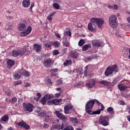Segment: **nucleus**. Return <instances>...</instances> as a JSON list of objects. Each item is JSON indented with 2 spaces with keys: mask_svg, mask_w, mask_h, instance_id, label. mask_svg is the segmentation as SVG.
<instances>
[{
  "mask_svg": "<svg viewBox=\"0 0 130 130\" xmlns=\"http://www.w3.org/2000/svg\"><path fill=\"white\" fill-rule=\"evenodd\" d=\"M33 7H34V3H31L30 7H29V10H32V9H33Z\"/></svg>",
  "mask_w": 130,
  "mask_h": 130,
  "instance_id": "nucleus-61",
  "label": "nucleus"
},
{
  "mask_svg": "<svg viewBox=\"0 0 130 130\" xmlns=\"http://www.w3.org/2000/svg\"><path fill=\"white\" fill-rule=\"evenodd\" d=\"M19 55H21V56H23L24 54H25V51L23 50H19L18 51Z\"/></svg>",
  "mask_w": 130,
  "mask_h": 130,
  "instance_id": "nucleus-44",
  "label": "nucleus"
},
{
  "mask_svg": "<svg viewBox=\"0 0 130 130\" xmlns=\"http://www.w3.org/2000/svg\"><path fill=\"white\" fill-rule=\"evenodd\" d=\"M126 110H130V106H126Z\"/></svg>",
  "mask_w": 130,
  "mask_h": 130,
  "instance_id": "nucleus-64",
  "label": "nucleus"
},
{
  "mask_svg": "<svg viewBox=\"0 0 130 130\" xmlns=\"http://www.w3.org/2000/svg\"><path fill=\"white\" fill-rule=\"evenodd\" d=\"M37 95L38 96V97H39V99H40L42 96V94H41V93L38 92L37 93Z\"/></svg>",
  "mask_w": 130,
  "mask_h": 130,
  "instance_id": "nucleus-56",
  "label": "nucleus"
},
{
  "mask_svg": "<svg viewBox=\"0 0 130 130\" xmlns=\"http://www.w3.org/2000/svg\"><path fill=\"white\" fill-rule=\"evenodd\" d=\"M40 102L42 103V104H43V105H45V104H46V99L45 96L43 97L41 99Z\"/></svg>",
  "mask_w": 130,
  "mask_h": 130,
  "instance_id": "nucleus-34",
  "label": "nucleus"
},
{
  "mask_svg": "<svg viewBox=\"0 0 130 130\" xmlns=\"http://www.w3.org/2000/svg\"><path fill=\"white\" fill-rule=\"evenodd\" d=\"M16 126H20V127H22L24 128V129H29L30 125H28L26 122L24 121V120L21 121V122L16 123Z\"/></svg>",
  "mask_w": 130,
  "mask_h": 130,
  "instance_id": "nucleus-7",
  "label": "nucleus"
},
{
  "mask_svg": "<svg viewBox=\"0 0 130 130\" xmlns=\"http://www.w3.org/2000/svg\"><path fill=\"white\" fill-rule=\"evenodd\" d=\"M96 85V80L93 78H90L86 83V85L88 88H93Z\"/></svg>",
  "mask_w": 130,
  "mask_h": 130,
  "instance_id": "nucleus-8",
  "label": "nucleus"
},
{
  "mask_svg": "<svg viewBox=\"0 0 130 130\" xmlns=\"http://www.w3.org/2000/svg\"><path fill=\"white\" fill-rule=\"evenodd\" d=\"M63 46L65 47H69L70 46V42L68 40L67 38H64L62 41Z\"/></svg>",
  "mask_w": 130,
  "mask_h": 130,
  "instance_id": "nucleus-24",
  "label": "nucleus"
},
{
  "mask_svg": "<svg viewBox=\"0 0 130 130\" xmlns=\"http://www.w3.org/2000/svg\"><path fill=\"white\" fill-rule=\"evenodd\" d=\"M7 96H11V94H12V91L11 90H8L7 92Z\"/></svg>",
  "mask_w": 130,
  "mask_h": 130,
  "instance_id": "nucleus-54",
  "label": "nucleus"
},
{
  "mask_svg": "<svg viewBox=\"0 0 130 130\" xmlns=\"http://www.w3.org/2000/svg\"><path fill=\"white\" fill-rule=\"evenodd\" d=\"M54 14H55V12L51 13L50 15H49V16H47V20H48L49 22H51L52 21V18H51V17H52V16L54 15Z\"/></svg>",
  "mask_w": 130,
  "mask_h": 130,
  "instance_id": "nucleus-35",
  "label": "nucleus"
},
{
  "mask_svg": "<svg viewBox=\"0 0 130 130\" xmlns=\"http://www.w3.org/2000/svg\"><path fill=\"white\" fill-rule=\"evenodd\" d=\"M77 72H83V68L79 67V68L77 69Z\"/></svg>",
  "mask_w": 130,
  "mask_h": 130,
  "instance_id": "nucleus-60",
  "label": "nucleus"
},
{
  "mask_svg": "<svg viewBox=\"0 0 130 130\" xmlns=\"http://www.w3.org/2000/svg\"><path fill=\"white\" fill-rule=\"evenodd\" d=\"M74 106L71 103L67 104L64 107V113L65 114H69L70 113V110L73 109Z\"/></svg>",
  "mask_w": 130,
  "mask_h": 130,
  "instance_id": "nucleus-11",
  "label": "nucleus"
},
{
  "mask_svg": "<svg viewBox=\"0 0 130 130\" xmlns=\"http://www.w3.org/2000/svg\"><path fill=\"white\" fill-rule=\"evenodd\" d=\"M94 56H89L87 58V60H92V59H93Z\"/></svg>",
  "mask_w": 130,
  "mask_h": 130,
  "instance_id": "nucleus-58",
  "label": "nucleus"
},
{
  "mask_svg": "<svg viewBox=\"0 0 130 130\" xmlns=\"http://www.w3.org/2000/svg\"><path fill=\"white\" fill-rule=\"evenodd\" d=\"M52 77H55L56 76V73H54V72H51Z\"/></svg>",
  "mask_w": 130,
  "mask_h": 130,
  "instance_id": "nucleus-62",
  "label": "nucleus"
},
{
  "mask_svg": "<svg viewBox=\"0 0 130 130\" xmlns=\"http://www.w3.org/2000/svg\"><path fill=\"white\" fill-rule=\"evenodd\" d=\"M25 87H30V84L29 83H26V84L25 85Z\"/></svg>",
  "mask_w": 130,
  "mask_h": 130,
  "instance_id": "nucleus-63",
  "label": "nucleus"
},
{
  "mask_svg": "<svg viewBox=\"0 0 130 130\" xmlns=\"http://www.w3.org/2000/svg\"><path fill=\"white\" fill-rule=\"evenodd\" d=\"M118 88L121 91V92H123L126 91L128 89V86L125 85L124 84H121L118 85Z\"/></svg>",
  "mask_w": 130,
  "mask_h": 130,
  "instance_id": "nucleus-16",
  "label": "nucleus"
},
{
  "mask_svg": "<svg viewBox=\"0 0 130 130\" xmlns=\"http://www.w3.org/2000/svg\"><path fill=\"white\" fill-rule=\"evenodd\" d=\"M38 116H40V117H44V116H45V112L39 113Z\"/></svg>",
  "mask_w": 130,
  "mask_h": 130,
  "instance_id": "nucleus-43",
  "label": "nucleus"
},
{
  "mask_svg": "<svg viewBox=\"0 0 130 130\" xmlns=\"http://www.w3.org/2000/svg\"><path fill=\"white\" fill-rule=\"evenodd\" d=\"M49 126V125L46 123H44V127H45V128H48Z\"/></svg>",
  "mask_w": 130,
  "mask_h": 130,
  "instance_id": "nucleus-59",
  "label": "nucleus"
},
{
  "mask_svg": "<svg viewBox=\"0 0 130 130\" xmlns=\"http://www.w3.org/2000/svg\"><path fill=\"white\" fill-rule=\"evenodd\" d=\"M119 103L120 105H125V103L123 101H120Z\"/></svg>",
  "mask_w": 130,
  "mask_h": 130,
  "instance_id": "nucleus-57",
  "label": "nucleus"
},
{
  "mask_svg": "<svg viewBox=\"0 0 130 130\" xmlns=\"http://www.w3.org/2000/svg\"><path fill=\"white\" fill-rule=\"evenodd\" d=\"M72 64H73L72 59L66 60L63 63L64 67H69V66H72Z\"/></svg>",
  "mask_w": 130,
  "mask_h": 130,
  "instance_id": "nucleus-23",
  "label": "nucleus"
},
{
  "mask_svg": "<svg viewBox=\"0 0 130 130\" xmlns=\"http://www.w3.org/2000/svg\"><path fill=\"white\" fill-rule=\"evenodd\" d=\"M90 48H92V45L90 44H85L82 46V51H87Z\"/></svg>",
  "mask_w": 130,
  "mask_h": 130,
  "instance_id": "nucleus-18",
  "label": "nucleus"
},
{
  "mask_svg": "<svg viewBox=\"0 0 130 130\" xmlns=\"http://www.w3.org/2000/svg\"><path fill=\"white\" fill-rule=\"evenodd\" d=\"M99 123L100 124L103 125V126H107V125H109L108 117L107 116H101L99 120Z\"/></svg>",
  "mask_w": 130,
  "mask_h": 130,
  "instance_id": "nucleus-5",
  "label": "nucleus"
},
{
  "mask_svg": "<svg viewBox=\"0 0 130 130\" xmlns=\"http://www.w3.org/2000/svg\"><path fill=\"white\" fill-rule=\"evenodd\" d=\"M118 66L116 64L113 65L110 67H108L105 71V75L106 77H109L110 75L113 74V72L117 73L118 70L117 69Z\"/></svg>",
  "mask_w": 130,
  "mask_h": 130,
  "instance_id": "nucleus-2",
  "label": "nucleus"
},
{
  "mask_svg": "<svg viewBox=\"0 0 130 130\" xmlns=\"http://www.w3.org/2000/svg\"><path fill=\"white\" fill-rule=\"evenodd\" d=\"M34 108V105L30 103H23V109L24 110L28 112H32L33 111V108Z\"/></svg>",
  "mask_w": 130,
  "mask_h": 130,
  "instance_id": "nucleus-6",
  "label": "nucleus"
},
{
  "mask_svg": "<svg viewBox=\"0 0 130 130\" xmlns=\"http://www.w3.org/2000/svg\"><path fill=\"white\" fill-rule=\"evenodd\" d=\"M19 55V51H12V56H14L15 57H17Z\"/></svg>",
  "mask_w": 130,
  "mask_h": 130,
  "instance_id": "nucleus-38",
  "label": "nucleus"
},
{
  "mask_svg": "<svg viewBox=\"0 0 130 130\" xmlns=\"http://www.w3.org/2000/svg\"><path fill=\"white\" fill-rule=\"evenodd\" d=\"M66 35H68L69 37H71V36H72V32H71V31H67L66 32Z\"/></svg>",
  "mask_w": 130,
  "mask_h": 130,
  "instance_id": "nucleus-55",
  "label": "nucleus"
},
{
  "mask_svg": "<svg viewBox=\"0 0 130 130\" xmlns=\"http://www.w3.org/2000/svg\"><path fill=\"white\" fill-rule=\"evenodd\" d=\"M75 86L77 87V88H81V87H83V84L82 82H79L77 84L75 85Z\"/></svg>",
  "mask_w": 130,
  "mask_h": 130,
  "instance_id": "nucleus-45",
  "label": "nucleus"
},
{
  "mask_svg": "<svg viewBox=\"0 0 130 130\" xmlns=\"http://www.w3.org/2000/svg\"><path fill=\"white\" fill-rule=\"evenodd\" d=\"M31 31H32V27H31V26H28L27 29L24 31H22L20 33V36H21L22 37L27 36L31 33Z\"/></svg>",
  "mask_w": 130,
  "mask_h": 130,
  "instance_id": "nucleus-12",
  "label": "nucleus"
},
{
  "mask_svg": "<svg viewBox=\"0 0 130 130\" xmlns=\"http://www.w3.org/2000/svg\"><path fill=\"white\" fill-rule=\"evenodd\" d=\"M61 93H62V91H59V93H57L55 94V98H58L60 95H61Z\"/></svg>",
  "mask_w": 130,
  "mask_h": 130,
  "instance_id": "nucleus-46",
  "label": "nucleus"
},
{
  "mask_svg": "<svg viewBox=\"0 0 130 130\" xmlns=\"http://www.w3.org/2000/svg\"><path fill=\"white\" fill-rule=\"evenodd\" d=\"M99 84L101 85H104V86H110L111 82H108L106 80H102L100 81Z\"/></svg>",
  "mask_w": 130,
  "mask_h": 130,
  "instance_id": "nucleus-22",
  "label": "nucleus"
},
{
  "mask_svg": "<svg viewBox=\"0 0 130 130\" xmlns=\"http://www.w3.org/2000/svg\"><path fill=\"white\" fill-rule=\"evenodd\" d=\"M53 45H54V47H59L60 44L59 43V42L56 41L53 43Z\"/></svg>",
  "mask_w": 130,
  "mask_h": 130,
  "instance_id": "nucleus-40",
  "label": "nucleus"
},
{
  "mask_svg": "<svg viewBox=\"0 0 130 130\" xmlns=\"http://www.w3.org/2000/svg\"><path fill=\"white\" fill-rule=\"evenodd\" d=\"M30 0H23L22 2V6L24 8H28V7H30Z\"/></svg>",
  "mask_w": 130,
  "mask_h": 130,
  "instance_id": "nucleus-20",
  "label": "nucleus"
},
{
  "mask_svg": "<svg viewBox=\"0 0 130 130\" xmlns=\"http://www.w3.org/2000/svg\"><path fill=\"white\" fill-rule=\"evenodd\" d=\"M53 8L56 9V10H59L60 6L57 3L53 4Z\"/></svg>",
  "mask_w": 130,
  "mask_h": 130,
  "instance_id": "nucleus-41",
  "label": "nucleus"
},
{
  "mask_svg": "<svg viewBox=\"0 0 130 130\" xmlns=\"http://www.w3.org/2000/svg\"><path fill=\"white\" fill-rule=\"evenodd\" d=\"M70 56L73 58H75V59H77L79 57V53L76 51H71L70 52Z\"/></svg>",
  "mask_w": 130,
  "mask_h": 130,
  "instance_id": "nucleus-19",
  "label": "nucleus"
},
{
  "mask_svg": "<svg viewBox=\"0 0 130 130\" xmlns=\"http://www.w3.org/2000/svg\"><path fill=\"white\" fill-rule=\"evenodd\" d=\"M62 84V80L58 79L57 82V85H61Z\"/></svg>",
  "mask_w": 130,
  "mask_h": 130,
  "instance_id": "nucleus-52",
  "label": "nucleus"
},
{
  "mask_svg": "<svg viewBox=\"0 0 130 130\" xmlns=\"http://www.w3.org/2000/svg\"><path fill=\"white\" fill-rule=\"evenodd\" d=\"M22 74L25 77H29L30 76V73H29V72L27 71H24Z\"/></svg>",
  "mask_w": 130,
  "mask_h": 130,
  "instance_id": "nucleus-42",
  "label": "nucleus"
},
{
  "mask_svg": "<svg viewBox=\"0 0 130 130\" xmlns=\"http://www.w3.org/2000/svg\"><path fill=\"white\" fill-rule=\"evenodd\" d=\"M22 75H23V70H19L15 72L13 77L15 80H19L22 77Z\"/></svg>",
  "mask_w": 130,
  "mask_h": 130,
  "instance_id": "nucleus-15",
  "label": "nucleus"
},
{
  "mask_svg": "<svg viewBox=\"0 0 130 130\" xmlns=\"http://www.w3.org/2000/svg\"><path fill=\"white\" fill-rule=\"evenodd\" d=\"M53 53L54 55H58V54H59V52L58 50H54Z\"/></svg>",
  "mask_w": 130,
  "mask_h": 130,
  "instance_id": "nucleus-47",
  "label": "nucleus"
},
{
  "mask_svg": "<svg viewBox=\"0 0 130 130\" xmlns=\"http://www.w3.org/2000/svg\"><path fill=\"white\" fill-rule=\"evenodd\" d=\"M1 120H2L3 122H6V121H8V120H9V116L8 115H5L3 116L1 118Z\"/></svg>",
  "mask_w": 130,
  "mask_h": 130,
  "instance_id": "nucleus-30",
  "label": "nucleus"
},
{
  "mask_svg": "<svg viewBox=\"0 0 130 130\" xmlns=\"http://www.w3.org/2000/svg\"><path fill=\"white\" fill-rule=\"evenodd\" d=\"M44 96L47 100H50V99H52V96L50 94H46Z\"/></svg>",
  "mask_w": 130,
  "mask_h": 130,
  "instance_id": "nucleus-39",
  "label": "nucleus"
},
{
  "mask_svg": "<svg viewBox=\"0 0 130 130\" xmlns=\"http://www.w3.org/2000/svg\"><path fill=\"white\" fill-rule=\"evenodd\" d=\"M27 27V20H23L21 22L19 23L18 29L19 31H25L26 27Z\"/></svg>",
  "mask_w": 130,
  "mask_h": 130,
  "instance_id": "nucleus-9",
  "label": "nucleus"
},
{
  "mask_svg": "<svg viewBox=\"0 0 130 130\" xmlns=\"http://www.w3.org/2000/svg\"><path fill=\"white\" fill-rule=\"evenodd\" d=\"M11 27H12V24H11L10 26L7 25L5 28L6 29V30H11V29H12Z\"/></svg>",
  "mask_w": 130,
  "mask_h": 130,
  "instance_id": "nucleus-53",
  "label": "nucleus"
},
{
  "mask_svg": "<svg viewBox=\"0 0 130 130\" xmlns=\"http://www.w3.org/2000/svg\"><path fill=\"white\" fill-rule=\"evenodd\" d=\"M64 127H66V123H62L61 125L55 124L52 125V128H53V129L62 130Z\"/></svg>",
  "mask_w": 130,
  "mask_h": 130,
  "instance_id": "nucleus-14",
  "label": "nucleus"
},
{
  "mask_svg": "<svg viewBox=\"0 0 130 130\" xmlns=\"http://www.w3.org/2000/svg\"><path fill=\"white\" fill-rule=\"evenodd\" d=\"M33 48L36 52H39L40 50H41V46L38 45V44H34L33 45Z\"/></svg>",
  "mask_w": 130,
  "mask_h": 130,
  "instance_id": "nucleus-21",
  "label": "nucleus"
},
{
  "mask_svg": "<svg viewBox=\"0 0 130 130\" xmlns=\"http://www.w3.org/2000/svg\"><path fill=\"white\" fill-rule=\"evenodd\" d=\"M107 111L109 113H113L114 112V111L113 110V108L111 107H108L107 109Z\"/></svg>",
  "mask_w": 130,
  "mask_h": 130,
  "instance_id": "nucleus-36",
  "label": "nucleus"
},
{
  "mask_svg": "<svg viewBox=\"0 0 130 130\" xmlns=\"http://www.w3.org/2000/svg\"><path fill=\"white\" fill-rule=\"evenodd\" d=\"M17 98L13 97L9 101V102H11V104H15L17 102Z\"/></svg>",
  "mask_w": 130,
  "mask_h": 130,
  "instance_id": "nucleus-32",
  "label": "nucleus"
},
{
  "mask_svg": "<svg viewBox=\"0 0 130 130\" xmlns=\"http://www.w3.org/2000/svg\"><path fill=\"white\" fill-rule=\"evenodd\" d=\"M91 44L92 46H96V47H100V46H102L104 45V42L103 41H101L100 40H93L91 41Z\"/></svg>",
  "mask_w": 130,
  "mask_h": 130,
  "instance_id": "nucleus-10",
  "label": "nucleus"
},
{
  "mask_svg": "<svg viewBox=\"0 0 130 130\" xmlns=\"http://www.w3.org/2000/svg\"><path fill=\"white\" fill-rule=\"evenodd\" d=\"M104 106L99 101L94 99L88 101L85 105V110L88 114H100L104 110Z\"/></svg>",
  "mask_w": 130,
  "mask_h": 130,
  "instance_id": "nucleus-1",
  "label": "nucleus"
},
{
  "mask_svg": "<svg viewBox=\"0 0 130 130\" xmlns=\"http://www.w3.org/2000/svg\"><path fill=\"white\" fill-rule=\"evenodd\" d=\"M90 21L93 23V25H98L99 29H101L102 28V25L104 24V20L102 18H91Z\"/></svg>",
  "mask_w": 130,
  "mask_h": 130,
  "instance_id": "nucleus-3",
  "label": "nucleus"
},
{
  "mask_svg": "<svg viewBox=\"0 0 130 130\" xmlns=\"http://www.w3.org/2000/svg\"><path fill=\"white\" fill-rule=\"evenodd\" d=\"M54 114L55 115L58 117V118H59V119H61V120H66L67 119V117H66V116H64L62 113H60L59 111H55L54 112Z\"/></svg>",
  "mask_w": 130,
  "mask_h": 130,
  "instance_id": "nucleus-13",
  "label": "nucleus"
},
{
  "mask_svg": "<svg viewBox=\"0 0 130 130\" xmlns=\"http://www.w3.org/2000/svg\"><path fill=\"white\" fill-rule=\"evenodd\" d=\"M70 120V121H72L74 124H78V123H79V121L78 120V118H77V117H71Z\"/></svg>",
  "mask_w": 130,
  "mask_h": 130,
  "instance_id": "nucleus-25",
  "label": "nucleus"
},
{
  "mask_svg": "<svg viewBox=\"0 0 130 130\" xmlns=\"http://www.w3.org/2000/svg\"><path fill=\"white\" fill-rule=\"evenodd\" d=\"M112 9H113V10H118V6H117V5H112Z\"/></svg>",
  "mask_w": 130,
  "mask_h": 130,
  "instance_id": "nucleus-50",
  "label": "nucleus"
},
{
  "mask_svg": "<svg viewBox=\"0 0 130 130\" xmlns=\"http://www.w3.org/2000/svg\"><path fill=\"white\" fill-rule=\"evenodd\" d=\"M47 105H51V104H53V101L52 100L48 101L47 103Z\"/></svg>",
  "mask_w": 130,
  "mask_h": 130,
  "instance_id": "nucleus-51",
  "label": "nucleus"
},
{
  "mask_svg": "<svg viewBox=\"0 0 130 130\" xmlns=\"http://www.w3.org/2000/svg\"><path fill=\"white\" fill-rule=\"evenodd\" d=\"M85 43L86 42L85 41V40H80L78 42V45L79 46H83V45H84Z\"/></svg>",
  "mask_w": 130,
  "mask_h": 130,
  "instance_id": "nucleus-33",
  "label": "nucleus"
},
{
  "mask_svg": "<svg viewBox=\"0 0 130 130\" xmlns=\"http://www.w3.org/2000/svg\"><path fill=\"white\" fill-rule=\"evenodd\" d=\"M61 102V99H54L53 100V104H54V105H58V104H59V102Z\"/></svg>",
  "mask_w": 130,
  "mask_h": 130,
  "instance_id": "nucleus-28",
  "label": "nucleus"
},
{
  "mask_svg": "<svg viewBox=\"0 0 130 130\" xmlns=\"http://www.w3.org/2000/svg\"><path fill=\"white\" fill-rule=\"evenodd\" d=\"M44 46L46 48H51V46H52V42H47L44 44Z\"/></svg>",
  "mask_w": 130,
  "mask_h": 130,
  "instance_id": "nucleus-27",
  "label": "nucleus"
},
{
  "mask_svg": "<svg viewBox=\"0 0 130 130\" xmlns=\"http://www.w3.org/2000/svg\"><path fill=\"white\" fill-rule=\"evenodd\" d=\"M7 64L10 67H13V66L15 64V61L11 59H9L7 61Z\"/></svg>",
  "mask_w": 130,
  "mask_h": 130,
  "instance_id": "nucleus-29",
  "label": "nucleus"
},
{
  "mask_svg": "<svg viewBox=\"0 0 130 130\" xmlns=\"http://www.w3.org/2000/svg\"><path fill=\"white\" fill-rule=\"evenodd\" d=\"M50 119V116H49V115H45L44 121L45 122H48Z\"/></svg>",
  "mask_w": 130,
  "mask_h": 130,
  "instance_id": "nucleus-37",
  "label": "nucleus"
},
{
  "mask_svg": "<svg viewBox=\"0 0 130 130\" xmlns=\"http://www.w3.org/2000/svg\"><path fill=\"white\" fill-rule=\"evenodd\" d=\"M45 83L47 85H49V86H52V82L51 80L48 78L45 79Z\"/></svg>",
  "mask_w": 130,
  "mask_h": 130,
  "instance_id": "nucleus-31",
  "label": "nucleus"
},
{
  "mask_svg": "<svg viewBox=\"0 0 130 130\" xmlns=\"http://www.w3.org/2000/svg\"><path fill=\"white\" fill-rule=\"evenodd\" d=\"M93 24L94 23L92 22L88 23V29L89 31H94V27H93L94 25Z\"/></svg>",
  "mask_w": 130,
  "mask_h": 130,
  "instance_id": "nucleus-26",
  "label": "nucleus"
},
{
  "mask_svg": "<svg viewBox=\"0 0 130 130\" xmlns=\"http://www.w3.org/2000/svg\"><path fill=\"white\" fill-rule=\"evenodd\" d=\"M52 63V60L50 59H48L46 61H44V66L46 68H49L50 66H51V63Z\"/></svg>",
  "mask_w": 130,
  "mask_h": 130,
  "instance_id": "nucleus-17",
  "label": "nucleus"
},
{
  "mask_svg": "<svg viewBox=\"0 0 130 130\" xmlns=\"http://www.w3.org/2000/svg\"><path fill=\"white\" fill-rule=\"evenodd\" d=\"M50 72H51V73H57V72H58V69L56 68V69H51Z\"/></svg>",
  "mask_w": 130,
  "mask_h": 130,
  "instance_id": "nucleus-48",
  "label": "nucleus"
},
{
  "mask_svg": "<svg viewBox=\"0 0 130 130\" xmlns=\"http://www.w3.org/2000/svg\"><path fill=\"white\" fill-rule=\"evenodd\" d=\"M21 84H22V82H21V81H17L14 83V86H18V85H21Z\"/></svg>",
  "mask_w": 130,
  "mask_h": 130,
  "instance_id": "nucleus-49",
  "label": "nucleus"
},
{
  "mask_svg": "<svg viewBox=\"0 0 130 130\" xmlns=\"http://www.w3.org/2000/svg\"><path fill=\"white\" fill-rule=\"evenodd\" d=\"M109 23L112 28L116 29L117 27V17L114 15L111 16L109 17Z\"/></svg>",
  "mask_w": 130,
  "mask_h": 130,
  "instance_id": "nucleus-4",
  "label": "nucleus"
}]
</instances>
